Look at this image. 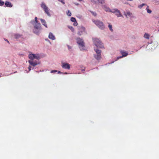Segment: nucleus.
Instances as JSON below:
<instances>
[{"mask_svg": "<svg viewBox=\"0 0 159 159\" xmlns=\"http://www.w3.org/2000/svg\"><path fill=\"white\" fill-rule=\"evenodd\" d=\"M102 7L107 12H111L115 13L118 17H119V11L118 10L116 9H113L111 10L105 5H102Z\"/></svg>", "mask_w": 159, "mask_h": 159, "instance_id": "f257e3e1", "label": "nucleus"}, {"mask_svg": "<svg viewBox=\"0 0 159 159\" xmlns=\"http://www.w3.org/2000/svg\"><path fill=\"white\" fill-rule=\"evenodd\" d=\"M76 41L80 50L82 51L86 50L84 43L83 39L78 37L76 39Z\"/></svg>", "mask_w": 159, "mask_h": 159, "instance_id": "f03ea898", "label": "nucleus"}, {"mask_svg": "<svg viewBox=\"0 0 159 159\" xmlns=\"http://www.w3.org/2000/svg\"><path fill=\"white\" fill-rule=\"evenodd\" d=\"M31 23L34 25V29H42L41 24L38 22L37 18L36 17L34 18V20H32Z\"/></svg>", "mask_w": 159, "mask_h": 159, "instance_id": "7ed1b4c3", "label": "nucleus"}, {"mask_svg": "<svg viewBox=\"0 0 159 159\" xmlns=\"http://www.w3.org/2000/svg\"><path fill=\"white\" fill-rule=\"evenodd\" d=\"M93 22L100 29L103 30L105 26L103 22L99 20H93Z\"/></svg>", "mask_w": 159, "mask_h": 159, "instance_id": "20e7f679", "label": "nucleus"}, {"mask_svg": "<svg viewBox=\"0 0 159 159\" xmlns=\"http://www.w3.org/2000/svg\"><path fill=\"white\" fill-rule=\"evenodd\" d=\"M93 41L94 44L97 47L100 48L104 47L102 43L99 39L97 38L93 39Z\"/></svg>", "mask_w": 159, "mask_h": 159, "instance_id": "39448f33", "label": "nucleus"}, {"mask_svg": "<svg viewBox=\"0 0 159 159\" xmlns=\"http://www.w3.org/2000/svg\"><path fill=\"white\" fill-rule=\"evenodd\" d=\"M94 50L97 54H94V57L97 60H100L101 58V51L95 48H94Z\"/></svg>", "mask_w": 159, "mask_h": 159, "instance_id": "423d86ee", "label": "nucleus"}, {"mask_svg": "<svg viewBox=\"0 0 159 159\" xmlns=\"http://www.w3.org/2000/svg\"><path fill=\"white\" fill-rule=\"evenodd\" d=\"M78 31L77 32V34L79 36H81L84 33L87 34L85 28L83 26L79 27L78 28Z\"/></svg>", "mask_w": 159, "mask_h": 159, "instance_id": "0eeeda50", "label": "nucleus"}, {"mask_svg": "<svg viewBox=\"0 0 159 159\" xmlns=\"http://www.w3.org/2000/svg\"><path fill=\"white\" fill-rule=\"evenodd\" d=\"M41 7L43 9L45 13L48 16H51V14L49 12V9L47 7L46 4L43 2H42L41 4Z\"/></svg>", "mask_w": 159, "mask_h": 159, "instance_id": "6e6552de", "label": "nucleus"}, {"mask_svg": "<svg viewBox=\"0 0 159 159\" xmlns=\"http://www.w3.org/2000/svg\"><path fill=\"white\" fill-rule=\"evenodd\" d=\"M29 57L32 61H33L34 59L37 60L40 59V57L38 54H30L29 55Z\"/></svg>", "mask_w": 159, "mask_h": 159, "instance_id": "1a4fd4ad", "label": "nucleus"}, {"mask_svg": "<svg viewBox=\"0 0 159 159\" xmlns=\"http://www.w3.org/2000/svg\"><path fill=\"white\" fill-rule=\"evenodd\" d=\"M61 66L63 69L69 70L70 68V65L68 63L62 62L61 63Z\"/></svg>", "mask_w": 159, "mask_h": 159, "instance_id": "9d476101", "label": "nucleus"}, {"mask_svg": "<svg viewBox=\"0 0 159 159\" xmlns=\"http://www.w3.org/2000/svg\"><path fill=\"white\" fill-rule=\"evenodd\" d=\"M28 62L30 65L34 67L35 66L39 64V63H38L37 62H34L32 60H29L28 61Z\"/></svg>", "mask_w": 159, "mask_h": 159, "instance_id": "9b49d317", "label": "nucleus"}, {"mask_svg": "<svg viewBox=\"0 0 159 159\" xmlns=\"http://www.w3.org/2000/svg\"><path fill=\"white\" fill-rule=\"evenodd\" d=\"M48 38L52 40H55L56 39L55 36L51 32H50L48 35Z\"/></svg>", "mask_w": 159, "mask_h": 159, "instance_id": "f8f14e48", "label": "nucleus"}, {"mask_svg": "<svg viewBox=\"0 0 159 159\" xmlns=\"http://www.w3.org/2000/svg\"><path fill=\"white\" fill-rule=\"evenodd\" d=\"M121 54H122V56H120V58H122L123 57L127 56L128 55V53L125 51H121L120 52Z\"/></svg>", "mask_w": 159, "mask_h": 159, "instance_id": "ddd939ff", "label": "nucleus"}, {"mask_svg": "<svg viewBox=\"0 0 159 159\" xmlns=\"http://www.w3.org/2000/svg\"><path fill=\"white\" fill-rule=\"evenodd\" d=\"M41 30V29H34L33 30V32L36 34L38 35L40 34V31Z\"/></svg>", "mask_w": 159, "mask_h": 159, "instance_id": "4468645a", "label": "nucleus"}, {"mask_svg": "<svg viewBox=\"0 0 159 159\" xmlns=\"http://www.w3.org/2000/svg\"><path fill=\"white\" fill-rule=\"evenodd\" d=\"M40 20L41 21V22L42 25H43L46 28H47V23L45 20L44 19H43L41 18L40 19Z\"/></svg>", "mask_w": 159, "mask_h": 159, "instance_id": "2eb2a0df", "label": "nucleus"}, {"mask_svg": "<svg viewBox=\"0 0 159 159\" xmlns=\"http://www.w3.org/2000/svg\"><path fill=\"white\" fill-rule=\"evenodd\" d=\"M5 4V6L7 7H11L12 6V5L9 2L6 1Z\"/></svg>", "mask_w": 159, "mask_h": 159, "instance_id": "dca6fc26", "label": "nucleus"}, {"mask_svg": "<svg viewBox=\"0 0 159 159\" xmlns=\"http://www.w3.org/2000/svg\"><path fill=\"white\" fill-rule=\"evenodd\" d=\"M14 38L16 39H18L20 38H21L22 35L21 34H16L14 35Z\"/></svg>", "mask_w": 159, "mask_h": 159, "instance_id": "f3484780", "label": "nucleus"}, {"mask_svg": "<svg viewBox=\"0 0 159 159\" xmlns=\"http://www.w3.org/2000/svg\"><path fill=\"white\" fill-rule=\"evenodd\" d=\"M144 37L147 39H149V35L148 34L145 33L144 36Z\"/></svg>", "mask_w": 159, "mask_h": 159, "instance_id": "a211bd4d", "label": "nucleus"}, {"mask_svg": "<svg viewBox=\"0 0 159 159\" xmlns=\"http://www.w3.org/2000/svg\"><path fill=\"white\" fill-rule=\"evenodd\" d=\"M108 28H109L110 30L111 31V32H113V30L112 28V25H111L110 24H109L108 25Z\"/></svg>", "mask_w": 159, "mask_h": 159, "instance_id": "6ab92c4d", "label": "nucleus"}, {"mask_svg": "<svg viewBox=\"0 0 159 159\" xmlns=\"http://www.w3.org/2000/svg\"><path fill=\"white\" fill-rule=\"evenodd\" d=\"M90 11L92 13V14L95 16H97V14L96 12Z\"/></svg>", "mask_w": 159, "mask_h": 159, "instance_id": "aec40b11", "label": "nucleus"}, {"mask_svg": "<svg viewBox=\"0 0 159 159\" xmlns=\"http://www.w3.org/2000/svg\"><path fill=\"white\" fill-rule=\"evenodd\" d=\"M146 10H147V12L148 13H151L152 11L148 9V6H147V7L146 8Z\"/></svg>", "mask_w": 159, "mask_h": 159, "instance_id": "412c9836", "label": "nucleus"}, {"mask_svg": "<svg viewBox=\"0 0 159 159\" xmlns=\"http://www.w3.org/2000/svg\"><path fill=\"white\" fill-rule=\"evenodd\" d=\"M68 28L70 29V30L74 32V29L73 28V27L72 26H68Z\"/></svg>", "mask_w": 159, "mask_h": 159, "instance_id": "4be33fe9", "label": "nucleus"}, {"mask_svg": "<svg viewBox=\"0 0 159 159\" xmlns=\"http://www.w3.org/2000/svg\"><path fill=\"white\" fill-rule=\"evenodd\" d=\"M70 20L72 22H76V20L75 18H74V17H72L71 18V19H70Z\"/></svg>", "mask_w": 159, "mask_h": 159, "instance_id": "5701e85b", "label": "nucleus"}, {"mask_svg": "<svg viewBox=\"0 0 159 159\" xmlns=\"http://www.w3.org/2000/svg\"><path fill=\"white\" fill-rule=\"evenodd\" d=\"M146 5V4H145L143 3V4H141V5H139V6H138V7H139V8H140V9H141V8L142 7H143V6H144V5Z\"/></svg>", "mask_w": 159, "mask_h": 159, "instance_id": "b1692460", "label": "nucleus"}, {"mask_svg": "<svg viewBox=\"0 0 159 159\" xmlns=\"http://www.w3.org/2000/svg\"><path fill=\"white\" fill-rule=\"evenodd\" d=\"M67 15L69 16H70L71 15V12L69 10H68L67 12Z\"/></svg>", "mask_w": 159, "mask_h": 159, "instance_id": "393cba45", "label": "nucleus"}, {"mask_svg": "<svg viewBox=\"0 0 159 159\" xmlns=\"http://www.w3.org/2000/svg\"><path fill=\"white\" fill-rule=\"evenodd\" d=\"M132 15V14L129 12H127L126 13V16H131Z\"/></svg>", "mask_w": 159, "mask_h": 159, "instance_id": "a878e982", "label": "nucleus"}, {"mask_svg": "<svg viewBox=\"0 0 159 159\" xmlns=\"http://www.w3.org/2000/svg\"><path fill=\"white\" fill-rule=\"evenodd\" d=\"M4 2L1 0H0V6H2L4 4Z\"/></svg>", "mask_w": 159, "mask_h": 159, "instance_id": "bb28decb", "label": "nucleus"}, {"mask_svg": "<svg viewBox=\"0 0 159 159\" xmlns=\"http://www.w3.org/2000/svg\"><path fill=\"white\" fill-rule=\"evenodd\" d=\"M59 2H61L63 4H65V2H64V0H58Z\"/></svg>", "mask_w": 159, "mask_h": 159, "instance_id": "cd10ccee", "label": "nucleus"}, {"mask_svg": "<svg viewBox=\"0 0 159 159\" xmlns=\"http://www.w3.org/2000/svg\"><path fill=\"white\" fill-rule=\"evenodd\" d=\"M98 2L101 4H103L104 2V0H100Z\"/></svg>", "mask_w": 159, "mask_h": 159, "instance_id": "c85d7f7f", "label": "nucleus"}, {"mask_svg": "<svg viewBox=\"0 0 159 159\" xmlns=\"http://www.w3.org/2000/svg\"><path fill=\"white\" fill-rule=\"evenodd\" d=\"M57 70H52L51 71V73H54V72H57Z\"/></svg>", "mask_w": 159, "mask_h": 159, "instance_id": "c756f323", "label": "nucleus"}, {"mask_svg": "<svg viewBox=\"0 0 159 159\" xmlns=\"http://www.w3.org/2000/svg\"><path fill=\"white\" fill-rule=\"evenodd\" d=\"M74 22V24H73L75 26H77L78 24H77V23L76 21V22Z\"/></svg>", "mask_w": 159, "mask_h": 159, "instance_id": "7c9ffc66", "label": "nucleus"}, {"mask_svg": "<svg viewBox=\"0 0 159 159\" xmlns=\"http://www.w3.org/2000/svg\"><path fill=\"white\" fill-rule=\"evenodd\" d=\"M119 59V57H117V59H116V60H115V61H112V62H111L110 63H114V62L115 61H116L117 60H118Z\"/></svg>", "mask_w": 159, "mask_h": 159, "instance_id": "2f4dec72", "label": "nucleus"}, {"mask_svg": "<svg viewBox=\"0 0 159 159\" xmlns=\"http://www.w3.org/2000/svg\"><path fill=\"white\" fill-rule=\"evenodd\" d=\"M45 40L47 41H48V42L50 44H51V42L48 39H46Z\"/></svg>", "mask_w": 159, "mask_h": 159, "instance_id": "473e14b6", "label": "nucleus"}, {"mask_svg": "<svg viewBox=\"0 0 159 159\" xmlns=\"http://www.w3.org/2000/svg\"><path fill=\"white\" fill-rule=\"evenodd\" d=\"M28 69L29 70V71H30L31 70V67L30 66H29L28 67Z\"/></svg>", "mask_w": 159, "mask_h": 159, "instance_id": "72a5a7b5", "label": "nucleus"}, {"mask_svg": "<svg viewBox=\"0 0 159 159\" xmlns=\"http://www.w3.org/2000/svg\"><path fill=\"white\" fill-rule=\"evenodd\" d=\"M67 46V47H68V48L69 49H71V47L70 46H69V45H68Z\"/></svg>", "mask_w": 159, "mask_h": 159, "instance_id": "f704fd0d", "label": "nucleus"}, {"mask_svg": "<svg viewBox=\"0 0 159 159\" xmlns=\"http://www.w3.org/2000/svg\"><path fill=\"white\" fill-rule=\"evenodd\" d=\"M58 74H63V73L62 72H61L60 71H59L58 72Z\"/></svg>", "mask_w": 159, "mask_h": 159, "instance_id": "c9c22d12", "label": "nucleus"}, {"mask_svg": "<svg viewBox=\"0 0 159 159\" xmlns=\"http://www.w3.org/2000/svg\"><path fill=\"white\" fill-rule=\"evenodd\" d=\"M83 67H81V70L82 71H84L85 70V68H84L83 69L82 68Z\"/></svg>", "mask_w": 159, "mask_h": 159, "instance_id": "e433bc0d", "label": "nucleus"}, {"mask_svg": "<svg viewBox=\"0 0 159 159\" xmlns=\"http://www.w3.org/2000/svg\"><path fill=\"white\" fill-rule=\"evenodd\" d=\"M63 74H68V73L66 72L65 73H63Z\"/></svg>", "mask_w": 159, "mask_h": 159, "instance_id": "4c0bfd02", "label": "nucleus"}, {"mask_svg": "<svg viewBox=\"0 0 159 159\" xmlns=\"http://www.w3.org/2000/svg\"><path fill=\"white\" fill-rule=\"evenodd\" d=\"M75 4L76 5H79V4L78 3H75Z\"/></svg>", "mask_w": 159, "mask_h": 159, "instance_id": "58836bf2", "label": "nucleus"}, {"mask_svg": "<svg viewBox=\"0 0 159 159\" xmlns=\"http://www.w3.org/2000/svg\"><path fill=\"white\" fill-rule=\"evenodd\" d=\"M6 41H7L8 43H9V41H8V40L7 39H6Z\"/></svg>", "mask_w": 159, "mask_h": 159, "instance_id": "ea45409f", "label": "nucleus"}, {"mask_svg": "<svg viewBox=\"0 0 159 159\" xmlns=\"http://www.w3.org/2000/svg\"><path fill=\"white\" fill-rule=\"evenodd\" d=\"M1 75H2V74H1V75H0V77L2 76Z\"/></svg>", "mask_w": 159, "mask_h": 159, "instance_id": "a19ab883", "label": "nucleus"}, {"mask_svg": "<svg viewBox=\"0 0 159 159\" xmlns=\"http://www.w3.org/2000/svg\"><path fill=\"white\" fill-rule=\"evenodd\" d=\"M120 16H121V15L120 14Z\"/></svg>", "mask_w": 159, "mask_h": 159, "instance_id": "79ce46f5", "label": "nucleus"}]
</instances>
